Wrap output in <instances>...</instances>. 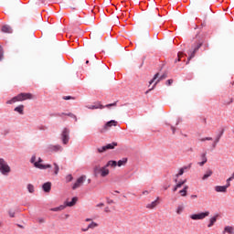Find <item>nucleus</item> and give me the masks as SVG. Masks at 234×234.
<instances>
[{"mask_svg": "<svg viewBox=\"0 0 234 234\" xmlns=\"http://www.w3.org/2000/svg\"><path fill=\"white\" fill-rule=\"evenodd\" d=\"M25 109L24 105H19L15 108L16 112H19V114H23V111Z\"/></svg>", "mask_w": 234, "mask_h": 234, "instance_id": "nucleus-26", "label": "nucleus"}, {"mask_svg": "<svg viewBox=\"0 0 234 234\" xmlns=\"http://www.w3.org/2000/svg\"><path fill=\"white\" fill-rule=\"evenodd\" d=\"M171 130L173 131V134H175V132L176 131V129L173 126H171Z\"/></svg>", "mask_w": 234, "mask_h": 234, "instance_id": "nucleus-50", "label": "nucleus"}, {"mask_svg": "<svg viewBox=\"0 0 234 234\" xmlns=\"http://www.w3.org/2000/svg\"><path fill=\"white\" fill-rule=\"evenodd\" d=\"M213 147H217V144H215V141H214V144H213Z\"/></svg>", "mask_w": 234, "mask_h": 234, "instance_id": "nucleus-57", "label": "nucleus"}, {"mask_svg": "<svg viewBox=\"0 0 234 234\" xmlns=\"http://www.w3.org/2000/svg\"><path fill=\"white\" fill-rule=\"evenodd\" d=\"M208 215L209 211H205L197 214H192L189 216V218H191V220H204V218H207Z\"/></svg>", "mask_w": 234, "mask_h": 234, "instance_id": "nucleus-4", "label": "nucleus"}, {"mask_svg": "<svg viewBox=\"0 0 234 234\" xmlns=\"http://www.w3.org/2000/svg\"><path fill=\"white\" fill-rule=\"evenodd\" d=\"M97 207H103V203L98 204Z\"/></svg>", "mask_w": 234, "mask_h": 234, "instance_id": "nucleus-51", "label": "nucleus"}, {"mask_svg": "<svg viewBox=\"0 0 234 234\" xmlns=\"http://www.w3.org/2000/svg\"><path fill=\"white\" fill-rule=\"evenodd\" d=\"M211 175H213V171L207 170L206 172V174L203 176L202 180H207V178H209V176H211Z\"/></svg>", "mask_w": 234, "mask_h": 234, "instance_id": "nucleus-23", "label": "nucleus"}, {"mask_svg": "<svg viewBox=\"0 0 234 234\" xmlns=\"http://www.w3.org/2000/svg\"><path fill=\"white\" fill-rule=\"evenodd\" d=\"M110 173L111 171L109 170L108 166L105 165L104 166L101 167L100 175L102 178H105V176H109Z\"/></svg>", "mask_w": 234, "mask_h": 234, "instance_id": "nucleus-11", "label": "nucleus"}, {"mask_svg": "<svg viewBox=\"0 0 234 234\" xmlns=\"http://www.w3.org/2000/svg\"><path fill=\"white\" fill-rule=\"evenodd\" d=\"M30 162L34 165V167H37V169H50V167H52L51 165H43V159H41V157L36 161V155L31 157Z\"/></svg>", "mask_w": 234, "mask_h": 234, "instance_id": "nucleus-2", "label": "nucleus"}, {"mask_svg": "<svg viewBox=\"0 0 234 234\" xmlns=\"http://www.w3.org/2000/svg\"><path fill=\"white\" fill-rule=\"evenodd\" d=\"M200 47H202V42H198L196 47L194 48V49L191 51H188V60L186 63H189V61H191V59H193V58L195 57V54H197L198 48H200Z\"/></svg>", "mask_w": 234, "mask_h": 234, "instance_id": "nucleus-8", "label": "nucleus"}, {"mask_svg": "<svg viewBox=\"0 0 234 234\" xmlns=\"http://www.w3.org/2000/svg\"><path fill=\"white\" fill-rule=\"evenodd\" d=\"M82 231H89V227L87 229H82Z\"/></svg>", "mask_w": 234, "mask_h": 234, "instance_id": "nucleus-54", "label": "nucleus"}, {"mask_svg": "<svg viewBox=\"0 0 234 234\" xmlns=\"http://www.w3.org/2000/svg\"><path fill=\"white\" fill-rule=\"evenodd\" d=\"M160 200V197H157L154 201H153L150 204L146 205V209H154V207H156L158 206V204H160V202L158 201Z\"/></svg>", "mask_w": 234, "mask_h": 234, "instance_id": "nucleus-12", "label": "nucleus"}, {"mask_svg": "<svg viewBox=\"0 0 234 234\" xmlns=\"http://www.w3.org/2000/svg\"><path fill=\"white\" fill-rule=\"evenodd\" d=\"M87 107L89 109H90L91 111H94V109H105V107H107V109H109V107H116V102L107 104L106 106H103L101 104V102H97L94 105H90V106H87Z\"/></svg>", "mask_w": 234, "mask_h": 234, "instance_id": "nucleus-6", "label": "nucleus"}, {"mask_svg": "<svg viewBox=\"0 0 234 234\" xmlns=\"http://www.w3.org/2000/svg\"><path fill=\"white\" fill-rule=\"evenodd\" d=\"M206 140L207 141H211V140H213V138H211V137L201 138L200 142H206Z\"/></svg>", "mask_w": 234, "mask_h": 234, "instance_id": "nucleus-43", "label": "nucleus"}, {"mask_svg": "<svg viewBox=\"0 0 234 234\" xmlns=\"http://www.w3.org/2000/svg\"><path fill=\"white\" fill-rule=\"evenodd\" d=\"M49 151H59V149H61L60 145H50L48 147Z\"/></svg>", "mask_w": 234, "mask_h": 234, "instance_id": "nucleus-29", "label": "nucleus"}, {"mask_svg": "<svg viewBox=\"0 0 234 234\" xmlns=\"http://www.w3.org/2000/svg\"><path fill=\"white\" fill-rule=\"evenodd\" d=\"M187 169L186 166L180 168L179 172L176 175V178H178V176H182V175H184V170Z\"/></svg>", "mask_w": 234, "mask_h": 234, "instance_id": "nucleus-34", "label": "nucleus"}, {"mask_svg": "<svg viewBox=\"0 0 234 234\" xmlns=\"http://www.w3.org/2000/svg\"><path fill=\"white\" fill-rule=\"evenodd\" d=\"M178 189H179V188L176 187V186L173 188L174 193L176 192V191H178Z\"/></svg>", "mask_w": 234, "mask_h": 234, "instance_id": "nucleus-49", "label": "nucleus"}, {"mask_svg": "<svg viewBox=\"0 0 234 234\" xmlns=\"http://www.w3.org/2000/svg\"><path fill=\"white\" fill-rule=\"evenodd\" d=\"M215 191L217 193H228V190L226 189L225 186H216Z\"/></svg>", "mask_w": 234, "mask_h": 234, "instance_id": "nucleus-14", "label": "nucleus"}, {"mask_svg": "<svg viewBox=\"0 0 234 234\" xmlns=\"http://www.w3.org/2000/svg\"><path fill=\"white\" fill-rule=\"evenodd\" d=\"M94 228H98V223L92 221V222L88 226V229H94Z\"/></svg>", "mask_w": 234, "mask_h": 234, "instance_id": "nucleus-33", "label": "nucleus"}, {"mask_svg": "<svg viewBox=\"0 0 234 234\" xmlns=\"http://www.w3.org/2000/svg\"><path fill=\"white\" fill-rule=\"evenodd\" d=\"M182 56H184V53H183V52H179V53L177 54V58H177V60L176 59V61H180Z\"/></svg>", "mask_w": 234, "mask_h": 234, "instance_id": "nucleus-41", "label": "nucleus"}, {"mask_svg": "<svg viewBox=\"0 0 234 234\" xmlns=\"http://www.w3.org/2000/svg\"><path fill=\"white\" fill-rule=\"evenodd\" d=\"M127 164V158H122L117 162L118 167H122V165H125Z\"/></svg>", "mask_w": 234, "mask_h": 234, "instance_id": "nucleus-27", "label": "nucleus"}, {"mask_svg": "<svg viewBox=\"0 0 234 234\" xmlns=\"http://www.w3.org/2000/svg\"><path fill=\"white\" fill-rule=\"evenodd\" d=\"M72 1H75V0H70V3H72Z\"/></svg>", "mask_w": 234, "mask_h": 234, "instance_id": "nucleus-61", "label": "nucleus"}, {"mask_svg": "<svg viewBox=\"0 0 234 234\" xmlns=\"http://www.w3.org/2000/svg\"><path fill=\"white\" fill-rule=\"evenodd\" d=\"M66 116H69V118H73L75 122H78V117L74 113H66Z\"/></svg>", "mask_w": 234, "mask_h": 234, "instance_id": "nucleus-37", "label": "nucleus"}, {"mask_svg": "<svg viewBox=\"0 0 234 234\" xmlns=\"http://www.w3.org/2000/svg\"><path fill=\"white\" fill-rule=\"evenodd\" d=\"M165 78H167V74H163L158 80L154 84V87L152 89H150L149 90L146 91V94L149 93V91L153 90V89H154V87H156V84L159 83L160 81H162V80H165Z\"/></svg>", "mask_w": 234, "mask_h": 234, "instance_id": "nucleus-17", "label": "nucleus"}, {"mask_svg": "<svg viewBox=\"0 0 234 234\" xmlns=\"http://www.w3.org/2000/svg\"><path fill=\"white\" fill-rule=\"evenodd\" d=\"M231 180H234V172H233L232 176L227 179V182L230 183Z\"/></svg>", "mask_w": 234, "mask_h": 234, "instance_id": "nucleus-44", "label": "nucleus"}, {"mask_svg": "<svg viewBox=\"0 0 234 234\" xmlns=\"http://www.w3.org/2000/svg\"><path fill=\"white\" fill-rule=\"evenodd\" d=\"M0 228H3V222L0 221Z\"/></svg>", "mask_w": 234, "mask_h": 234, "instance_id": "nucleus-56", "label": "nucleus"}, {"mask_svg": "<svg viewBox=\"0 0 234 234\" xmlns=\"http://www.w3.org/2000/svg\"><path fill=\"white\" fill-rule=\"evenodd\" d=\"M8 215L11 218H14L16 217V212L14 210H9Z\"/></svg>", "mask_w": 234, "mask_h": 234, "instance_id": "nucleus-39", "label": "nucleus"}, {"mask_svg": "<svg viewBox=\"0 0 234 234\" xmlns=\"http://www.w3.org/2000/svg\"><path fill=\"white\" fill-rule=\"evenodd\" d=\"M184 211V206L179 205L176 208L177 215H182V212Z\"/></svg>", "mask_w": 234, "mask_h": 234, "instance_id": "nucleus-32", "label": "nucleus"}, {"mask_svg": "<svg viewBox=\"0 0 234 234\" xmlns=\"http://www.w3.org/2000/svg\"><path fill=\"white\" fill-rule=\"evenodd\" d=\"M67 207V206L65 205H60L59 207L51 208V211H63V209H65Z\"/></svg>", "mask_w": 234, "mask_h": 234, "instance_id": "nucleus-28", "label": "nucleus"}, {"mask_svg": "<svg viewBox=\"0 0 234 234\" xmlns=\"http://www.w3.org/2000/svg\"><path fill=\"white\" fill-rule=\"evenodd\" d=\"M189 189L188 186H185L182 190L179 191L181 197H187V190Z\"/></svg>", "mask_w": 234, "mask_h": 234, "instance_id": "nucleus-19", "label": "nucleus"}, {"mask_svg": "<svg viewBox=\"0 0 234 234\" xmlns=\"http://www.w3.org/2000/svg\"><path fill=\"white\" fill-rule=\"evenodd\" d=\"M186 182H187V179H185V180L177 183L176 186V187H178L180 189V187H182L184 186V184H186Z\"/></svg>", "mask_w": 234, "mask_h": 234, "instance_id": "nucleus-36", "label": "nucleus"}, {"mask_svg": "<svg viewBox=\"0 0 234 234\" xmlns=\"http://www.w3.org/2000/svg\"><path fill=\"white\" fill-rule=\"evenodd\" d=\"M173 81H174V80H173L172 79L166 80V85H167L168 87H171V85H173Z\"/></svg>", "mask_w": 234, "mask_h": 234, "instance_id": "nucleus-42", "label": "nucleus"}, {"mask_svg": "<svg viewBox=\"0 0 234 234\" xmlns=\"http://www.w3.org/2000/svg\"><path fill=\"white\" fill-rule=\"evenodd\" d=\"M92 219L90 218H86V222H90Z\"/></svg>", "mask_w": 234, "mask_h": 234, "instance_id": "nucleus-55", "label": "nucleus"}, {"mask_svg": "<svg viewBox=\"0 0 234 234\" xmlns=\"http://www.w3.org/2000/svg\"><path fill=\"white\" fill-rule=\"evenodd\" d=\"M51 188H52V183L50 182H47L42 186V189L43 191H45V193H50Z\"/></svg>", "mask_w": 234, "mask_h": 234, "instance_id": "nucleus-13", "label": "nucleus"}, {"mask_svg": "<svg viewBox=\"0 0 234 234\" xmlns=\"http://www.w3.org/2000/svg\"><path fill=\"white\" fill-rule=\"evenodd\" d=\"M158 76H160L159 73H156V74L154 75V77L153 78V80H150V82H149L150 85H153V83H154V80H157Z\"/></svg>", "mask_w": 234, "mask_h": 234, "instance_id": "nucleus-38", "label": "nucleus"}, {"mask_svg": "<svg viewBox=\"0 0 234 234\" xmlns=\"http://www.w3.org/2000/svg\"><path fill=\"white\" fill-rule=\"evenodd\" d=\"M222 134H224V130H222V131L220 132V133L217 136V138H216V140H215V145H217V144H218V142H220V138H222Z\"/></svg>", "mask_w": 234, "mask_h": 234, "instance_id": "nucleus-30", "label": "nucleus"}, {"mask_svg": "<svg viewBox=\"0 0 234 234\" xmlns=\"http://www.w3.org/2000/svg\"><path fill=\"white\" fill-rule=\"evenodd\" d=\"M27 191H29V193H34V191H35L34 185L28 184L27 185Z\"/></svg>", "mask_w": 234, "mask_h": 234, "instance_id": "nucleus-35", "label": "nucleus"}, {"mask_svg": "<svg viewBox=\"0 0 234 234\" xmlns=\"http://www.w3.org/2000/svg\"><path fill=\"white\" fill-rule=\"evenodd\" d=\"M2 32H5V34H10V32H12V28H10L9 26H3Z\"/></svg>", "mask_w": 234, "mask_h": 234, "instance_id": "nucleus-24", "label": "nucleus"}, {"mask_svg": "<svg viewBox=\"0 0 234 234\" xmlns=\"http://www.w3.org/2000/svg\"><path fill=\"white\" fill-rule=\"evenodd\" d=\"M85 180H87V176H81L80 177H79L77 179V181L74 183L72 189H78V187H81V186H83V183L85 182Z\"/></svg>", "mask_w": 234, "mask_h": 234, "instance_id": "nucleus-10", "label": "nucleus"}, {"mask_svg": "<svg viewBox=\"0 0 234 234\" xmlns=\"http://www.w3.org/2000/svg\"><path fill=\"white\" fill-rule=\"evenodd\" d=\"M38 222H39V224L45 223V218H38Z\"/></svg>", "mask_w": 234, "mask_h": 234, "instance_id": "nucleus-46", "label": "nucleus"}, {"mask_svg": "<svg viewBox=\"0 0 234 234\" xmlns=\"http://www.w3.org/2000/svg\"><path fill=\"white\" fill-rule=\"evenodd\" d=\"M69 134L70 130H69V128H64L61 133L62 143L64 144V145H67V144H69V140H70Z\"/></svg>", "mask_w": 234, "mask_h": 234, "instance_id": "nucleus-7", "label": "nucleus"}, {"mask_svg": "<svg viewBox=\"0 0 234 234\" xmlns=\"http://www.w3.org/2000/svg\"><path fill=\"white\" fill-rule=\"evenodd\" d=\"M63 100H74V98L72 96H64Z\"/></svg>", "mask_w": 234, "mask_h": 234, "instance_id": "nucleus-45", "label": "nucleus"}, {"mask_svg": "<svg viewBox=\"0 0 234 234\" xmlns=\"http://www.w3.org/2000/svg\"><path fill=\"white\" fill-rule=\"evenodd\" d=\"M116 125H118V122L112 120V121L106 122L105 125H103L100 129V133H107V131H109V129H111V127H116Z\"/></svg>", "mask_w": 234, "mask_h": 234, "instance_id": "nucleus-5", "label": "nucleus"}, {"mask_svg": "<svg viewBox=\"0 0 234 234\" xmlns=\"http://www.w3.org/2000/svg\"><path fill=\"white\" fill-rule=\"evenodd\" d=\"M105 165L106 167H116V165H118V162L111 160L108 161Z\"/></svg>", "mask_w": 234, "mask_h": 234, "instance_id": "nucleus-22", "label": "nucleus"}, {"mask_svg": "<svg viewBox=\"0 0 234 234\" xmlns=\"http://www.w3.org/2000/svg\"><path fill=\"white\" fill-rule=\"evenodd\" d=\"M229 103H233V98H230L229 102H228V105H229Z\"/></svg>", "mask_w": 234, "mask_h": 234, "instance_id": "nucleus-53", "label": "nucleus"}, {"mask_svg": "<svg viewBox=\"0 0 234 234\" xmlns=\"http://www.w3.org/2000/svg\"><path fill=\"white\" fill-rule=\"evenodd\" d=\"M76 202H78V197H73L70 202L66 201L64 206L66 207H72V206H76Z\"/></svg>", "mask_w": 234, "mask_h": 234, "instance_id": "nucleus-15", "label": "nucleus"}, {"mask_svg": "<svg viewBox=\"0 0 234 234\" xmlns=\"http://www.w3.org/2000/svg\"><path fill=\"white\" fill-rule=\"evenodd\" d=\"M201 160L202 162L198 163V165H200L201 167L207 163V157L206 156V154H201Z\"/></svg>", "mask_w": 234, "mask_h": 234, "instance_id": "nucleus-21", "label": "nucleus"}, {"mask_svg": "<svg viewBox=\"0 0 234 234\" xmlns=\"http://www.w3.org/2000/svg\"><path fill=\"white\" fill-rule=\"evenodd\" d=\"M175 182H176V183L178 182V179H175Z\"/></svg>", "mask_w": 234, "mask_h": 234, "instance_id": "nucleus-59", "label": "nucleus"}, {"mask_svg": "<svg viewBox=\"0 0 234 234\" xmlns=\"http://www.w3.org/2000/svg\"><path fill=\"white\" fill-rule=\"evenodd\" d=\"M143 195H149V191H147V190L144 191Z\"/></svg>", "mask_w": 234, "mask_h": 234, "instance_id": "nucleus-52", "label": "nucleus"}, {"mask_svg": "<svg viewBox=\"0 0 234 234\" xmlns=\"http://www.w3.org/2000/svg\"><path fill=\"white\" fill-rule=\"evenodd\" d=\"M165 189L167 190V186H165Z\"/></svg>", "mask_w": 234, "mask_h": 234, "instance_id": "nucleus-60", "label": "nucleus"}, {"mask_svg": "<svg viewBox=\"0 0 234 234\" xmlns=\"http://www.w3.org/2000/svg\"><path fill=\"white\" fill-rule=\"evenodd\" d=\"M232 85H234V81L232 82Z\"/></svg>", "mask_w": 234, "mask_h": 234, "instance_id": "nucleus-63", "label": "nucleus"}, {"mask_svg": "<svg viewBox=\"0 0 234 234\" xmlns=\"http://www.w3.org/2000/svg\"><path fill=\"white\" fill-rule=\"evenodd\" d=\"M74 177H72V175H68L66 176V182H72Z\"/></svg>", "mask_w": 234, "mask_h": 234, "instance_id": "nucleus-40", "label": "nucleus"}, {"mask_svg": "<svg viewBox=\"0 0 234 234\" xmlns=\"http://www.w3.org/2000/svg\"><path fill=\"white\" fill-rule=\"evenodd\" d=\"M231 186V183L227 182L226 186H224L226 187V189L228 190V187H229Z\"/></svg>", "mask_w": 234, "mask_h": 234, "instance_id": "nucleus-47", "label": "nucleus"}, {"mask_svg": "<svg viewBox=\"0 0 234 234\" xmlns=\"http://www.w3.org/2000/svg\"><path fill=\"white\" fill-rule=\"evenodd\" d=\"M10 171L11 169H10V166L8 165V163H6L5 159L0 158V173H2V175H5L6 176H8Z\"/></svg>", "mask_w": 234, "mask_h": 234, "instance_id": "nucleus-3", "label": "nucleus"}, {"mask_svg": "<svg viewBox=\"0 0 234 234\" xmlns=\"http://www.w3.org/2000/svg\"><path fill=\"white\" fill-rule=\"evenodd\" d=\"M86 65H89V60L86 61Z\"/></svg>", "mask_w": 234, "mask_h": 234, "instance_id": "nucleus-58", "label": "nucleus"}, {"mask_svg": "<svg viewBox=\"0 0 234 234\" xmlns=\"http://www.w3.org/2000/svg\"><path fill=\"white\" fill-rule=\"evenodd\" d=\"M53 165H54V169H53L54 175L58 176L59 173V165H58V163H54Z\"/></svg>", "mask_w": 234, "mask_h": 234, "instance_id": "nucleus-25", "label": "nucleus"}, {"mask_svg": "<svg viewBox=\"0 0 234 234\" xmlns=\"http://www.w3.org/2000/svg\"><path fill=\"white\" fill-rule=\"evenodd\" d=\"M118 145V143L108 144L105 146L98 148V153H105V151H109V149H114Z\"/></svg>", "mask_w": 234, "mask_h": 234, "instance_id": "nucleus-9", "label": "nucleus"}, {"mask_svg": "<svg viewBox=\"0 0 234 234\" xmlns=\"http://www.w3.org/2000/svg\"><path fill=\"white\" fill-rule=\"evenodd\" d=\"M218 216H214L209 219V223L207 225V228H213L215 226V222H217V218Z\"/></svg>", "mask_w": 234, "mask_h": 234, "instance_id": "nucleus-20", "label": "nucleus"}, {"mask_svg": "<svg viewBox=\"0 0 234 234\" xmlns=\"http://www.w3.org/2000/svg\"><path fill=\"white\" fill-rule=\"evenodd\" d=\"M234 234V228L232 226H226L223 230V234Z\"/></svg>", "mask_w": 234, "mask_h": 234, "instance_id": "nucleus-16", "label": "nucleus"}, {"mask_svg": "<svg viewBox=\"0 0 234 234\" xmlns=\"http://www.w3.org/2000/svg\"><path fill=\"white\" fill-rule=\"evenodd\" d=\"M5 59V50L3 49V47L0 46V61H3Z\"/></svg>", "mask_w": 234, "mask_h": 234, "instance_id": "nucleus-31", "label": "nucleus"}, {"mask_svg": "<svg viewBox=\"0 0 234 234\" xmlns=\"http://www.w3.org/2000/svg\"><path fill=\"white\" fill-rule=\"evenodd\" d=\"M93 173H94L95 176H98V175H101V166H100L99 165H96L93 167Z\"/></svg>", "mask_w": 234, "mask_h": 234, "instance_id": "nucleus-18", "label": "nucleus"}, {"mask_svg": "<svg viewBox=\"0 0 234 234\" xmlns=\"http://www.w3.org/2000/svg\"><path fill=\"white\" fill-rule=\"evenodd\" d=\"M190 197L194 200L195 198H198V196H197V195H191Z\"/></svg>", "mask_w": 234, "mask_h": 234, "instance_id": "nucleus-48", "label": "nucleus"}, {"mask_svg": "<svg viewBox=\"0 0 234 234\" xmlns=\"http://www.w3.org/2000/svg\"><path fill=\"white\" fill-rule=\"evenodd\" d=\"M34 95L32 93H19L16 97L12 98L10 101H7L6 103L8 105H12V103H16V101H25V100H33Z\"/></svg>", "mask_w": 234, "mask_h": 234, "instance_id": "nucleus-1", "label": "nucleus"}, {"mask_svg": "<svg viewBox=\"0 0 234 234\" xmlns=\"http://www.w3.org/2000/svg\"><path fill=\"white\" fill-rule=\"evenodd\" d=\"M66 218H69V215H67Z\"/></svg>", "mask_w": 234, "mask_h": 234, "instance_id": "nucleus-62", "label": "nucleus"}]
</instances>
